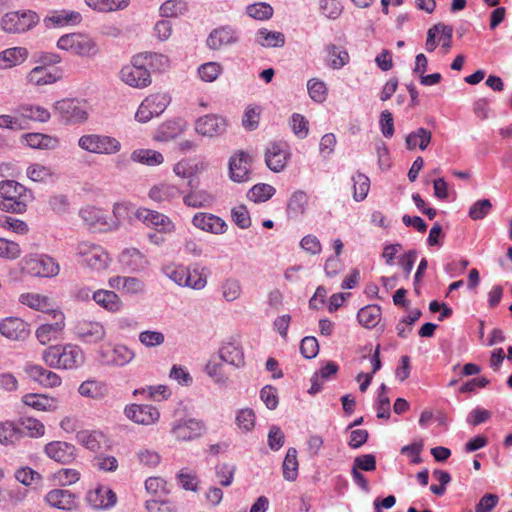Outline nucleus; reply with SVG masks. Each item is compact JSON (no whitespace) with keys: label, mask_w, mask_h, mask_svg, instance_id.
<instances>
[{"label":"nucleus","mask_w":512,"mask_h":512,"mask_svg":"<svg viewBox=\"0 0 512 512\" xmlns=\"http://www.w3.org/2000/svg\"><path fill=\"white\" fill-rule=\"evenodd\" d=\"M360 325L367 329L374 328L381 319V308L378 305H367L357 313Z\"/></svg>","instance_id":"nucleus-34"},{"label":"nucleus","mask_w":512,"mask_h":512,"mask_svg":"<svg viewBox=\"0 0 512 512\" xmlns=\"http://www.w3.org/2000/svg\"><path fill=\"white\" fill-rule=\"evenodd\" d=\"M93 466L105 472H112L118 468V460L114 456L100 454L94 457Z\"/></svg>","instance_id":"nucleus-63"},{"label":"nucleus","mask_w":512,"mask_h":512,"mask_svg":"<svg viewBox=\"0 0 512 512\" xmlns=\"http://www.w3.org/2000/svg\"><path fill=\"white\" fill-rule=\"evenodd\" d=\"M116 494L108 488L98 487L87 494L89 505L95 509H108L115 505Z\"/></svg>","instance_id":"nucleus-26"},{"label":"nucleus","mask_w":512,"mask_h":512,"mask_svg":"<svg viewBox=\"0 0 512 512\" xmlns=\"http://www.w3.org/2000/svg\"><path fill=\"white\" fill-rule=\"evenodd\" d=\"M25 47H12L0 52V68H11L22 64L28 57Z\"/></svg>","instance_id":"nucleus-29"},{"label":"nucleus","mask_w":512,"mask_h":512,"mask_svg":"<svg viewBox=\"0 0 512 512\" xmlns=\"http://www.w3.org/2000/svg\"><path fill=\"white\" fill-rule=\"evenodd\" d=\"M136 218L159 233H170L174 230V224L169 217L154 210L140 208L136 212Z\"/></svg>","instance_id":"nucleus-15"},{"label":"nucleus","mask_w":512,"mask_h":512,"mask_svg":"<svg viewBox=\"0 0 512 512\" xmlns=\"http://www.w3.org/2000/svg\"><path fill=\"white\" fill-rule=\"evenodd\" d=\"M205 431V425L197 419H180L171 429L173 436L180 441H192L199 438Z\"/></svg>","instance_id":"nucleus-9"},{"label":"nucleus","mask_w":512,"mask_h":512,"mask_svg":"<svg viewBox=\"0 0 512 512\" xmlns=\"http://www.w3.org/2000/svg\"><path fill=\"white\" fill-rule=\"evenodd\" d=\"M98 356L103 365L122 367L130 363L135 354L127 346L119 344L114 347H101Z\"/></svg>","instance_id":"nucleus-8"},{"label":"nucleus","mask_w":512,"mask_h":512,"mask_svg":"<svg viewBox=\"0 0 512 512\" xmlns=\"http://www.w3.org/2000/svg\"><path fill=\"white\" fill-rule=\"evenodd\" d=\"M54 109L66 123H81L86 121L88 118V113L84 104L75 99H63L57 101Z\"/></svg>","instance_id":"nucleus-7"},{"label":"nucleus","mask_w":512,"mask_h":512,"mask_svg":"<svg viewBox=\"0 0 512 512\" xmlns=\"http://www.w3.org/2000/svg\"><path fill=\"white\" fill-rule=\"evenodd\" d=\"M183 286L189 287L195 290L203 289L207 284L206 276L200 271L199 267H194L192 270L185 268V275L183 280Z\"/></svg>","instance_id":"nucleus-48"},{"label":"nucleus","mask_w":512,"mask_h":512,"mask_svg":"<svg viewBox=\"0 0 512 512\" xmlns=\"http://www.w3.org/2000/svg\"><path fill=\"white\" fill-rule=\"evenodd\" d=\"M491 208L492 204L489 199H481L470 207L468 215L473 220H481L490 213Z\"/></svg>","instance_id":"nucleus-61"},{"label":"nucleus","mask_w":512,"mask_h":512,"mask_svg":"<svg viewBox=\"0 0 512 512\" xmlns=\"http://www.w3.org/2000/svg\"><path fill=\"white\" fill-rule=\"evenodd\" d=\"M238 41L235 30L229 26H223L212 30L206 40L210 49L218 50L224 45L236 43Z\"/></svg>","instance_id":"nucleus-25"},{"label":"nucleus","mask_w":512,"mask_h":512,"mask_svg":"<svg viewBox=\"0 0 512 512\" xmlns=\"http://www.w3.org/2000/svg\"><path fill=\"white\" fill-rule=\"evenodd\" d=\"M256 422V415L253 409L243 408L237 411L235 423L243 432H250L254 429Z\"/></svg>","instance_id":"nucleus-46"},{"label":"nucleus","mask_w":512,"mask_h":512,"mask_svg":"<svg viewBox=\"0 0 512 512\" xmlns=\"http://www.w3.org/2000/svg\"><path fill=\"white\" fill-rule=\"evenodd\" d=\"M22 402L38 411H50L55 408L54 400L41 394H26Z\"/></svg>","instance_id":"nucleus-44"},{"label":"nucleus","mask_w":512,"mask_h":512,"mask_svg":"<svg viewBox=\"0 0 512 512\" xmlns=\"http://www.w3.org/2000/svg\"><path fill=\"white\" fill-rule=\"evenodd\" d=\"M252 157L244 152L239 151L232 155L229 159V176L233 182L242 183L250 179V169Z\"/></svg>","instance_id":"nucleus-11"},{"label":"nucleus","mask_w":512,"mask_h":512,"mask_svg":"<svg viewBox=\"0 0 512 512\" xmlns=\"http://www.w3.org/2000/svg\"><path fill=\"white\" fill-rule=\"evenodd\" d=\"M27 145L36 149H55L58 146V140L46 134L28 133L24 135Z\"/></svg>","instance_id":"nucleus-38"},{"label":"nucleus","mask_w":512,"mask_h":512,"mask_svg":"<svg viewBox=\"0 0 512 512\" xmlns=\"http://www.w3.org/2000/svg\"><path fill=\"white\" fill-rule=\"evenodd\" d=\"M131 160L148 166H156L163 163L164 157L155 150L137 149L131 153Z\"/></svg>","instance_id":"nucleus-41"},{"label":"nucleus","mask_w":512,"mask_h":512,"mask_svg":"<svg viewBox=\"0 0 512 512\" xmlns=\"http://www.w3.org/2000/svg\"><path fill=\"white\" fill-rule=\"evenodd\" d=\"M308 196L304 191L294 192L287 204V214L290 218H296L305 212Z\"/></svg>","instance_id":"nucleus-39"},{"label":"nucleus","mask_w":512,"mask_h":512,"mask_svg":"<svg viewBox=\"0 0 512 512\" xmlns=\"http://www.w3.org/2000/svg\"><path fill=\"white\" fill-rule=\"evenodd\" d=\"M40 22L37 12L30 9L11 11L0 19L1 29L9 34H22L32 30Z\"/></svg>","instance_id":"nucleus-3"},{"label":"nucleus","mask_w":512,"mask_h":512,"mask_svg":"<svg viewBox=\"0 0 512 512\" xmlns=\"http://www.w3.org/2000/svg\"><path fill=\"white\" fill-rule=\"evenodd\" d=\"M154 116L161 115L167 108L170 98L165 94H154L144 99Z\"/></svg>","instance_id":"nucleus-56"},{"label":"nucleus","mask_w":512,"mask_h":512,"mask_svg":"<svg viewBox=\"0 0 512 512\" xmlns=\"http://www.w3.org/2000/svg\"><path fill=\"white\" fill-rule=\"evenodd\" d=\"M219 356L221 360L237 368L244 365L243 350L234 342L224 343L219 350Z\"/></svg>","instance_id":"nucleus-28"},{"label":"nucleus","mask_w":512,"mask_h":512,"mask_svg":"<svg viewBox=\"0 0 512 512\" xmlns=\"http://www.w3.org/2000/svg\"><path fill=\"white\" fill-rule=\"evenodd\" d=\"M93 300L104 309L110 312H117L122 307L119 296L111 290H98L93 292Z\"/></svg>","instance_id":"nucleus-31"},{"label":"nucleus","mask_w":512,"mask_h":512,"mask_svg":"<svg viewBox=\"0 0 512 512\" xmlns=\"http://www.w3.org/2000/svg\"><path fill=\"white\" fill-rule=\"evenodd\" d=\"M255 42L265 48L283 47L285 44V35L279 31L261 28L255 33Z\"/></svg>","instance_id":"nucleus-30"},{"label":"nucleus","mask_w":512,"mask_h":512,"mask_svg":"<svg viewBox=\"0 0 512 512\" xmlns=\"http://www.w3.org/2000/svg\"><path fill=\"white\" fill-rule=\"evenodd\" d=\"M431 138V132L420 127L406 136V147L409 150H413L418 146L421 150H425L428 147Z\"/></svg>","instance_id":"nucleus-36"},{"label":"nucleus","mask_w":512,"mask_h":512,"mask_svg":"<svg viewBox=\"0 0 512 512\" xmlns=\"http://www.w3.org/2000/svg\"><path fill=\"white\" fill-rule=\"evenodd\" d=\"M192 223L195 227L214 234H223L227 228L222 218L203 212L195 214Z\"/></svg>","instance_id":"nucleus-23"},{"label":"nucleus","mask_w":512,"mask_h":512,"mask_svg":"<svg viewBox=\"0 0 512 512\" xmlns=\"http://www.w3.org/2000/svg\"><path fill=\"white\" fill-rule=\"evenodd\" d=\"M81 149L95 154L112 155L121 150V143L112 136L100 134H86L79 138Z\"/></svg>","instance_id":"nucleus-4"},{"label":"nucleus","mask_w":512,"mask_h":512,"mask_svg":"<svg viewBox=\"0 0 512 512\" xmlns=\"http://www.w3.org/2000/svg\"><path fill=\"white\" fill-rule=\"evenodd\" d=\"M181 124L179 121H167L158 128V139L168 141L174 139L181 132Z\"/></svg>","instance_id":"nucleus-58"},{"label":"nucleus","mask_w":512,"mask_h":512,"mask_svg":"<svg viewBox=\"0 0 512 512\" xmlns=\"http://www.w3.org/2000/svg\"><path fill=\"white\" fill-rule=\"evenodd\" d=\"M42 359L51 368L71 370L81 367L85 356L79 346L66 344L49 346L43 351Z\"/></svg>","instance_id":"nucleus-2"},{"label":"nucleus","mask_w":512,"mask_h":512,"mask_svg":"<svg viewBox=\"0 0 512 512\" xmlns=\"http://www.w3.org/2000/svg\"><path fill=\"white\" fill-rule=\"evenodd\" d=\"M352 181L354 186V200L357 202L364 200L370 189L369 178L365 174L357 172L352 176Z\"/></svg>","instance_id":"nucleus-47"},{"label":"nucleus","mask_w":512,"mask_h":512,"mask_svg":"<svg viewBox=\"0 0 512 512\" xmlns=\"http://www.w3.org/2000/svg\"><path fill=\"white\" fill-rule=\"evenodd\" d=\"M227 129L226 119L217 114H207L199 117L195 122V131L205 137H216Z\"/></svg>","instance_id":"nucleus-10"},{"label":"nucleus","mask_w":512,"mask_h":512,"mask_svg":"<svg viewBox=\"0 0 512 512\" xmlns=\"http://www.w3.org/2000/svg\"><path fill=\"white\" fill-rule=\"evenodd\" d=\"M24 437V432L19 425L6 421L0 423V443L14 445Z\"/></svg>","instance_id":"nucleus-33"},{"label":"nucleus","mask_w":512,"mask_h":512,"mask_svg":"<svg viewBox=\"0 0 512 512\" xmlns=\"http://www.w3.org/2000/svg\"><path fill=\"white\" fill-rule=\"evenodd\" d=\"M46 502L60 510H73L78 507V497L76 494L65 489H53L45 496Z\"/></svg>","instance_id":"nucleus-18"},{"label":"nucleus","mask_w":512,"mask_h":512,"mask_svg":"<svg viewBox=\"0 0 512 512\" xmlns=\"http://www.w3.org/2000/svg\"><path fill=\"white\" fill-rule=\"evenodd\" d=\"M141 61H143L147 68L154 71H164L170 64V60L166 55L148 51L135 55V62L139 64Z\"/></svg>","instance_id":"nucleus-27"},{"label":"nucleus","mask_w":512,"mask_h":512,"mask_svg":"<svg viewBox=\"0 0 512 512\" xmlns=\"http://www.w3.org/2000/svg\"><path fill=\"white\" fill-rule=\"evenodd\" d=\"M159 12L164 18H176L188 12V4L184 0H166Z\"/></svg>","instance_id":"nucleus-42"},{"label":"nucleus","mask_w":512,"mask_h":512,"mask_svg":"<svg viewBox=\"0 0 512 512\" xmlns=\"http://www.w3.org/2000/svg\"><path fill=\"white\" fill-rule=\"evenodd\" d=\"M34 200L33 192L15 180L0 181V210L7 213L23 214L28 203Z\"/></svg>","instance_id":"nucleus-1"},{"label":"nucleus","mask_w":512,"mask_h":512,"mask_svg":"<svg viewBox=\"0 0 512 512\" xmlns=\"http://www.w3.org/2000/svg\"><path fill=\"white\" fill-rule=\"evenodd\" d=\"M64 328V316L60 313L59 319L54 323L43 324L36 330V337L38 341L45 345L52 339L57 338L58 334Z\"/></svg>","instance_id":"nucleus-32"},{"label":"nucleus","mask_w":512,"mask_h":512,"mask_svg":"<svg viewBox=\"0 0 512 512\" xmlns=\"http://www.w3.org/2000/svg\"><path fill=\"white\" fill-rule=\"evenodd\" d=\"M97 52V44L92 38L87 35L77 33L72 53L82 57H91L96 55Z\"/></svg>","instance_id":"nucleus-35"},{"label":"nucleus","mask_w":512,"mask_h":512,"mask_svg":"<svg viewBox=\"0 0 512 512\" xmlns=\"http://www.w3.org/2000/svg\"><path fill=\"white\" fill-rule=\"evenodd\" d=\"M0 226L2 228H8L17 234L24 235L29 231L28 225L26 222L16 219L11 216H1L0 217Z\"/></svg>","instance_id":"nucleus-64"},{"label":"nucleus","mask_w":512,"mask_h":512,"mask_svg":"<svg viewBox=\"0 0 512 512\" xmlns=\"http://www.w3.org/2000/svg\"><path fill=\"white\" fill-rule=\"evenodd\" d=\"M18 425L23 430L24 436L28 435L29 437L37 438L45 433V427L42 422L34 418H21Z\"/></svg>","instance_id":"nucleus-50"},{"label":"nucleus","mask_w":512,"mask_h":512,"mask_svg":"<svg viewBox=\"0 0 512 512\" xmlns=\"http://www.w3.org/2000/svg\"><path fill=\"white\" fill-rule=\"evenodd\" d=\"M309 96L315 102L322 103L327 96V88L323 81L310 79L307 83Z\"/></svg>","instance_id":"nucleus-57"},{"label":"nucleus","mask_w":512,"mask_h":512,"mask_svg":"<svg viewBox=\"0 0 512 512\" xmlns=\"http://www.w3.org/2000/svg\"><path fill=\"white\" fill-rule=\"evenodd\" d=\"M216 477L219 479V483L228 487L232 484L234 479V474L236 471V466L232 464H220L216 466Z\"/></svg>","instance_id":"nucleus-62"},{"label":"nucleus","mask_w":512,"mask_h":512,"mask_svg":"<svg viewBox=\"0 0 512 512\" xmlns=\"http://www.w3.org/2000/svg\"><path fill=\"white\" fill-rule=\"evenodd\" d=\"M222 66L218 62H207L198 68L199 77L205 82L215 81L222 73Z\"/></svg>","instance_id":"nucleus-53"},{"label":"nucleus","mask_w":512,"mask_h":512,"mask_svg":"<svg viewBox=\"0 0 512 512\" xmlns=\"http://www.w3.org/2000/svg\"><path fill=\"white\" fill-rule=\"evenodd\" d=\"M102 438V433L98 431L81 430L76 433L77 442L91 451L100 448Z\"/></svg>","instance_id":"nucleus-45"},{"label":"nucleus","mask_w":512,"mask_h":512,"mask_svg":"<svg viewBox=\"0 0 512 512\" xmlns=\"http://www.w3.org/2000/svg\"><path fill=\"white\" fill-rule=\"evenodd\" d=\"M290 156L288 146L284 142H272L265 152V163L267 167L275 172H281L287 165Z\"/></svg>","instance_id":"nucleus-13"},{"label":"nucleus","mask_w":512,"mask_h":512,"mask_svg":"<svg viewBox=\"0 0 512 512\" xmlns=\"http://www.w3.org/2000/svg\"><path fill=\"white\" fill-rule=\"evenodd\" d=\"M297 450L293 447L287 450L283 461V477L287 481H294L298 476Z\"/></svg>","instance_id":"nucleus-43"},{"label":"nucleus","mask_w":512,"mask_h":512,"mask_svg":"<svg viewBox=\"0 0 512 512\" xmlns=\"http://www.w3.org/2000/svg\"><path fill=\"white\" fill-rule=\"evenodd\" d=\"M273 12L272 6L265 2L254 3L246 8V13L249 17L261 21L272 18Z\"/></svg>","instance_id":"nucleus-51"},{"label":"nucleus","mask_w":512,"mask_h":512,"mask_svg":"<svg viewBox=\"0 0 512 512\" xmlns=\"http://www.w3.org/2000/svg\"><path fill=\"white\" fill-rule=\"evenodd\" d=\"M75 335L84 343L95 344L105 338L106 331L102 323L80 320L74 327Z\"/></svg>","instance_id":"nucleus-12"},{"label":"nucleus","mask_w":512,"mask_h":512,"mask_svg":"<svg viewBox=\"0 0 512 512\" xmlns=\"http://www.w3.org/2000/svg\"><path fill=\"white\" fill-rule=\"evenodd\" d=\"M76 447L65 441H52L45 445L44 452L52 460L70 464L76 458Z\"/></svg>","instance_id":"nucleus-16"},{"label":"nucleus","mask_w":512,"mask_h":512,"mask_svg":"<svg viewBox=\"0 0 512 512\" xmlns=\"http://www.w3.org/2000/svg\"><path fill=\"white\" fill-rule=\"evenodd\" d=\"M30 271L35 276L54 277L60 271L59 264L54 258L41 255L38 258L31 259L29 262Z\"/></svg>","instance_id":"nucleus-24"},{"label":"nucleus","mask_w":512,"mask_h":512,"mask_svg":"<svg viewBox=\"0 0 512 512\" xmlns=\"http://www.w3.org/2000/svg\"><path fill=\"white\" fill-rule=\"evenodd\" d=\"M77 254L82 257V262L91 269L102 270L108 265V254L100 245L82 241L77 246Z\"/></svg>","instance_id":"nucleus-5"},{"label":"nucleus","mask_w":512,"mask_h":512,"mask_svg":"<svg viewBox=\"0 0 512 512\" xmlns=\"http://www.w3.org/2000/svg\"><path fill=\"white\" fill-rule=\"evenodd\" d=\"M79 215L92 232H102L109 228L107 216L96 207L86 206L79 211Z\"/></svg>","instance_id":"nucleus-19"},{"label":"nucleus","mask_w":512,"mask_h":512,"mask_svg":"<svg viewBox=\"0 0 512 512\" xmlns=\"http://www.w3.org/2000/svg\"><path fill=\"white\" fill-rule=\"evenodd\" d=\"M222 295L226 301L232 302L241 295V284L237 279H226L222 284Z\"/></svg>","instance_id":"nucleus-60"},{"label":"nucleus","mask_w":512,"mask_h":512,"mask_svg":"<svg viewBox=\"0 0 512 512\" xmlns=\"http://www.w3.org/2000/svg\"><path fill=\"white\" fill-rule=\"evenodd\" d=\"M127 418L137 424L151 425L159 420L160 413L151 405L131 404L124 410Z\"/></svg>","instance_id":"nucleus-17"},{"label":"nucleus","mask_w":512,"mask_h":512,"mask_svg":"<svg viewBox=\"0 0 512 512\" xmlns=\"http://www.w3.org/2000/svg\"><path fill=\"white\" fill-rule=\"evenodd\" d=\"M82 16L79 12L69 10H55L50 12L43 19L46 28H59L69 25H77L81 22Z\"/></svg>","instance_id":"nucleus-20"},{"label":"nucleus","mask_w":512,"mask_h":512,"mask_svg":"<svg viewBox=\"0 0 512 512\" xmlns=\"http://www.w3.org/2000/svg\"><path fill=\"white\" fill-rule=\"evenodd\" d=\"M121 80L129 86L136 88L147 87L151 83V75L149 69L141 61L135 62V56L132 58L130 65L123 67L120 71Z\"/></svg>","instance_id":"nucleus-6"},{"label":"nucleus","mask_w":512,"mask_h":512,"mask_svg":"<svg viewBox=\"0 0 512 512\" xmlns=\"http://www.w3.org/2000/svg\"><path fill=\"white\" fill-rule=\"evenodd\" d=\"M180 195V190L171 184L162 183L149 191V197L157 202L170 201Z\"/></svg>","instance_id":"nucleus-40"},{"label":"nucleus","mask_w":512,"mask_h":512,"mask_svg":"<svg viewBox=\"0 0 512 512\" xmlns=\"http://www.w3.org/2000/svg\"><path fill=\"white\" fill-rule=\"evenodd\" d=\"M275 188L269 184L259 183L254 185L247 193V197L255 202H265L275 193Z\"/></svg>","instance_id":"nucleus-49"},{"label":"nucleus","mask_w":512,"mask_h":512,"mask_svg":"<svg viewBox=\"0 0 512 512\" xmlns=\"http://www.w3.org/2000/svg\"><path fill=\"white\" fill-rule=\"evenodd\" d=\"M21 114L23 117L39 121L47 122L50 119V113L47 109L41 106L25 105L21 107Z\"/></svg>","instance_id":"nucleus-54"},{"label":"nucleus","mask_w":512,"mask_h":512,"mask_svg":"<svg viewBox=\"0 0 512 512\" xmlns=\"http://www.w3.org/2000/svg\"><path fill=\"white\" fill-rule=\"evenodd\" d=\"M24 371L33 381L43 387L52 388L61 384V378L55 372L47 370L40 365L27 364Z\"/></svg>","instance_id":"nucleus-22"},{"label":"nucleus","mask_w":512,"mask_h":512,"mask_svg":"<svg viewBox=\"0 0 512 512\" xmlns=\"http://www.w3.org/2000/svg\"><path fill=\"white\" fill-rule=\"evenodd\" d=\"M78 391L84 397L101 399L107 395L108 388L107 385L102 382L87 380L79 386Z\"/></svg>","instance_id":"nucleus-37"},{"label":"nucleus","mask_w":512,"mask_h":512,"mask_svg":"<svg viewBox=\"0 0 512 512\" xmlns=\"http://www.w3.org/2000/svg\"><path fill=\"white\" fill-rule=\"evenodd\" d=\"M119 263L128 272H140L147 268L146 256L136 248H126L119 255Z\"/></svg>","instance_id":"nucleus-21"},{"label":"nucleus","mask_w":512,"mask_h":512,"mask_svg":"<svg viewBox=\"0 0 512 512\" xmlns=\"http://www.w3.org/2000/svg\"><path fill=\"white\" fill-rule=\"evenodd\" d=\"M26 174L34 182H44L53 175L51 168L35 163L27 168Z\"/></svg>","instance_id":"nucleus-59"},{"label":"nucleus","mask_w":512,"mask_h":512,"mask_svg":"<svg viewBox=\"0 0 512 512\" xmlns=\"http://www.w3.org/2000/svg\"><path fill=\"white\" fill-rule=\"evenodd\" d=\"M0 334L13 341H23L30 335V325L18 317H7L0 321Z\"/></svg>","instance_id":"nucleus-14"},{"label":"nucleus","mask_w":512,"mask_h":512,"mask_svg":"<svg viewBox=\"0 0 512 512\" xmlns=\"http://www.w3.org/2000/svg\"><path fill=\"white\" fill-rule=\"evenodd\" d=\"M48 297L35 293H23L19 296V302L35 310H42L48 306Z\"/></svg>","instance_id":"nucleus-55"},{"label":"nucleus","mask_w":512,"mask_h":512,"mask_svg":"<svg viewBox=\"0 0 512 512\" xmlns=\"http://www.w3.org/2000/svg\"><path fill=\"white\" fill-rule=\"evenodd\" d=\"M59 77L47 71L43 66L33 68L29 73L30 82L36 85H46L57 81Z\"/></svg>","instance_id":"nucleus-52"}]
</instances>
